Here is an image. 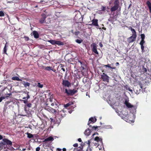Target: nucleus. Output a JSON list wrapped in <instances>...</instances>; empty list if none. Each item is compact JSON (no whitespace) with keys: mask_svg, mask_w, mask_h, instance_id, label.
Returning a JSON list of instances; mask_svg holds the SVG:
<instances>
[{"mask_svg":"<svg viewBox=\"0 0 151 151\" xmlns=\"http://www.w3.org/2000/svg\"><path fill=\"white\" fill-rule=\"evenodd\" d=\"M131 28V30L132 32V35H134V36L137 37V35L136 34V32L135 30V29L133 28H132L131 27H130Z\"/></svg>","mask_w":151,"mask_h":151,"instance_id":"obj_27","label":"nucleus"},{"mask_svg":"<svg viewBox=\"0 0 151 151\" xmlns=\"http://www.w3.org/2000/svg\"><path fill=\"white\" fill-rule=\"evenodd\" d=\"M119 0H115L114 2V5L111 8V12H114L117 10L119 7Z\"/></svg>","mask_w":151,"mask_h":151,"instance_id":"obj_2","label":"nucleus"},{"mask_svg":"<svg viewBox=\"0 0 151 151\" xmlns=\"http://www.w3.org/2000/svg\"><path fill=\"white\" fill-rule=\"evenodd\" d=\"M44 69L45 70H48V71H50V70H52V67H50V66L46 67L44 68Z\"/></svg>","mask_w":151,"mask_h":151,"instance_id":"obj_28","label":"nucleus"},{"mask_svg":"<svg viewBox=\"0 0 151 151\" xmlns=\"http://www.w3.org/2000/svg\"><path fill=\"white\" fill-rule=\"evenodd\" d=\"M50 119L51 120V122L53 121V119L52 118H50Z\"/></svg>","mask_w":151,"mask_h":151,"instance_id":"obj_55","label":"nucleus"},{"mask_svg":"<svg viewBox=\"0 0 151 151\" xmlns=\"http://www.w3.org/2000/svg\"><path fill=\"white\" fill-rule=\"evenodd\" d=\"M27 99L26 97H24L23 98V99Z\"/></svg>","mask_w":151,"mask_h":151,"instance_id":"obj_64","label":"nucleus"},{"mask_svg":"<svg viewBox=\"0 0 151 151\" xmlns=\"http://www.w3.org/2000/svg\"><path fill=\"white\" fill-rule=\"evenodd\" d=\"M126 89L127 90H128L131 92L132 91V90L128 86L126 87Z\"/></svg>","mask_w":151,"mask_h":151,"instance_id":"obj_38","label":"nucleus"},{"mask_svg":"<svg viewBox=\"0 0 151 151\" xmlns=\"http://www.w3.org/2000/svg\"><path fill=\"white\" fill-rule=\"evenodd\" d=\"M91 127L92 128V130H96V129L98 128V127L95 126L92 127L91 126Z\"/></svg>","mask_w":151,"mask_h":151,"instance_id":"obj_37","label":"nucleus"},{"mask_svg":"<svg viewBox=\"0 0 151 151\" xmlns=\"http://www.w3.org/2000/svg\"><path fill=\"white\" fill-rule=\"evenodd\" d=\"M2 142L4 144L6 147L7 145L11 146L12 145V142L10 140L6 138L3 139Z\"/></svg>","mask_w":151,"mask_h":151,"instance_id":"obj_5","label":"nucleus"},{"mask_svg":"<svg viewBox=\"0 0 151 151\" xmlns=\"http://www.w3.org/2000/svg\"><path fill=\"white\" fill-rule=\"evenodd\" d=\"M63 67V66H60V67L61 68V69L63 71L65 72V68Z\"/></svg>","mask_w":151,"mask_h":151,"instance_id":"obj_47","label":"nucleus"},{"mask_svg":"<svg viewBox=\"0 0 151 151\" xmlns=\"http://www.w3.org/2000/svg\"><path fill=\"white\" fill-rule=\"evenodd\" d=\"M98 21L97 19H93L92 21V24L96 26H98Z\"/></svg>","mask_w":151,"mask_h":151,"instance_id":"obj_18","label":"nucleus"},{"mask_svg":"<svg viewBox=\"0 0 151 151\" xmlns=\"http://www.w3.org/2000/svg\"><path fill=\"white\" fill-rule=\"evenodd\" d=\"M41 16L42 17L40 19L39 21L40 23L42 24L44 22H45L46 23H49L50 22L51 20L50 18L47 19L48 21L47 22H46V21H45L46 18V16L45 14H43L41 15Z\"/></svg>","mask_w":151,"mask_h":151,"instance_id":"obj_3","label":"nucleus"},{"mask_svg":"<svg viewBox=\"0 0 151 151\" xmlns=\"http://www.w3.org/2000/svg\"><path fill=\"white\" fill-rule=\"evenodd\" d=\"M56 106V104H55V107H54L55 109L47 106H46L45 109L50 112L53 113L55 115L58 113L57 109H56L57 108V107Z\"/></svg>","mask_w":151,"mask_h":151,"instance_id":"obj_1","label":"nucleus"},{"mask_svg":"<svg viewBox=\"0 0 151 151\" xmlns=\"http://www.w3.org/2000/svg\"><path fill=\"white\" fill-rule=\"evenodd\" d=\"M83 41V40L82 39L81 40H79V39H77L76 40V42L77 43H78V44H80Z\"/></svg>","mask_w":151,"mask_h":151,"instance_id":"obj_33","label":"nucleus"},{"mask_svg":"<svg viewBox=\"0 0 151 151\" xmlns=\"http://www.w3.org/2000/svg\"><path fill=\"white\" fill-rule=\"evenodd\" d=\"M86 67V65L85 64L82 63V65H81V69L82 70H83L85 69V68Z\"/></svg>","mask_w":151,"mask_h":151,"instance_id":"obj_32","label":"nucleus"},{"mask_svg":"<svg viewBox=\"0 0 151 151\" xmlns=\"http://www.w3.org/2000/svg\"><path fill=\"white\" fill-rule=\"evenodd\" d=\"M63 151H66V149L65 148H63Z\"/></svg>","mask_w":151,"mask_h":151,"instance_id":"obj_59","label":"nucleus"},{"mask_svg":"<svg viewBox=\"0 0 151 151\" xmlns=\"http://www.w3.org/2000/svg\"><path fill=\"white\" fill-rule=\"evenodd\" d=\"M78 62L81 63V65H82L83 63L80 60H78Z\"/></svg>","mask_w":151,"mask_h":151,"instance_id":"obj_51","label":"nucleus"},{"mask_svg":"<svg viewBox=\"0 0 151 151\" xmlns=\"http://www.w3.org/2000/svg\"><path fill=\"white\" fill-rule=\"evenodd\" d=\"M99 45L101 47H103V45H102V44L101 42L100 43H99Z\"/></svg>","mask_w":151,"mask_h":151,"instance_id":"obj_49","label":"nucleus"},{"mask_svg":"<svg viewBox=\"0 0 151 151\" xmlns=\"http://www.w3.org/2000/svg\"><path fill=\"white\" fill-rule=\"evenodd\" d=\"M141 49L142 50V51L143 52L144 51V47L143 45H141Z\"/></svg>","mask_w":151,"mask_h":151,"instance_id":"obj_43","label":"nucleus"},{"mask_svg":"<svg viewBox=\"0 0 151 151\" xmlns=\"http://www.w3.org/2000/svg\"><path fill=\"white\" fill-rule=\"evenodd\" d=\"M40 147H37L36 149V151H40Z\"/></svg>","mask_w":151,"mask_h":151,"instance_id":"obj_45","label":"nucleus"},{"mask_svg":"<svg viewBox=\"0 0 151 151\" xmlns=\"http://www.w3.org/2000/svg\"><path fill=\"white\" fill-rule=\"evenodd\" d=\"M56 151H61L62 149H60L59 148H57L56 149Z\"/></svg>","mask_w":151,"mask_h":151,"instance_id":"obj_50","label":"nucleus"},{"mask_svg":"<svg viewBox=\"0 0 151 151\" xmlns=\"http://www.w3.org/2000/svg\"><path fill=\"white\" fill-rule=\"evenodd\" d=\"M102 29H103L106 30V28H105L104 27H102Z\"/></svg>","mask_w":151,"mask_h":151,"instance_id":"obj_60","label":"nucleus"},{"mask_svg":"<svg viewBox=\"0 0 151 151\" xmlns=\"http://www.w3.org/2000/svg\"><path fill=\"white\" fill-rule=\"evenodd\" d=\"M106 6H102L101 8V11H104L106 9Z\"/></svg>","mask_w":151,"mask_h":151,"instance_id":"obj_34","label":"nucleus"},{"mask_svg":"<svg viewBox=\"0 0 151 151\" xmlns=\"http://www.w3.org/2000/svg\"><path fill=\"white\" fill-rule=\"evenodd\" d=\"M146 4L149 8L150 12H151V3L149 1H147Z\"/></svg>","mask_w":151,"mask_h":151,"instance_id":"obj_26","label":"nucleus"},{"mask_svg":"<svg viewBox=\"0 0 151 151\" xmlns=\"http://www.w3.org/2000/svg\"><path fill=\"white\" fill-rule=\"evenodd\" d=\"M27 137L29 138H31L33 137V135L32 134L27 132Z\"/></svg>","mask_w":151,"mask_h":151,"instance_id":"obj_30","label":"nucleus"},{"mask_svg":"<svg viewBox=\"0 0 151 151\" xmlns=\"http://www.w3.org/2000/svg\"><path fill=\"white\" fill-rule=\"evenodd\" d=\"M62 111L63 113H65V109H63Z\"/></svg>","mask_w":151,"mask_h":151,"instance_id":"obj_61","label":"nucleus"},{"mask_svg":"<svg viewBox=\"0 0 151 151\" xmlns=\"http://www.w3.org/2000/svg\"><path fill=\"white\" fill-rule=\"evenodd\" d=\"M33 35L34 37L36 38H38L39 37V34L38 32L36 31H33Z\"/></svg>","mask_w":151,"mask_h":151,"instance_id":"obj_19","label":"nucleus"},{"mask_svg":"<svg viewBox=\"0 0 151 151\" xmlns=\"http://www.w3.org/2000/svg\"><path fill=\"white\" fill-rule=\"evenodd\" d=\"M124 104H125L127 107L128 108H131L133 107V106L131 105V104L129 103L128 102V101L127 99L125 100Z\"/></svg>","mask_w":151,"mask_h":151,"instance_id":"obj_15","label":"nucleus"},{"mask_svg":"<svg viewBox=\"0 0 151 151\" xmlns=\"http://www.w3.org/2000/svg\"><path fill=\"white\" fill-rule=\"evenodd\" d=\"M145 43V41H144V40H141L140 43V45H143V44Z\"/></svg>","mask_w":151,"mask_h":151,"instance_id":"obj_40","label":"nucleus"},{"mask_svg":"<svg viewBox=\"0 0 151 151\" xmlns=\"http://www.w3.org/2000/svg\"><path fill=\"white\" fill-rule=\"evenodd\" d=\"M7 42H6V43L5 45L4 48V49H3V53L5 54H7V52H6V51H7V50L6 45L7 44Z\"/></svg>","mask_w":151,"mask_h":151,"instance_id":"obj_25","label":"nucleus"},{"mask_svg":"<svg viewBox=\"0 0 151 151\" xmlns=\"http://www.w3.org/2000/svg\"><path fill=\"white\" fill-rule=\"evenodd\" d=\"M24 38L25 40L28 41L29 40V38L27 36H24Z\"/></svg>","mask_w":151,"mask_h":151,"instance_id":"obj_44","label":"nucleus"},{"mask_svg":"<svg viewBox=\"0 0 151 151\" xmlns=\"http://www.w3.org/2000/svg\"><path fill=\"white\" fill-rule=\"evenodd\" d=\"M22 83L24 85V86L25 87H27V86H29L30 85V84L28 82H26L25 81H23L22 82Z\"/></svg>","mask_w":151,"mask_h":151,"instance_id":"obj_24","label":"nucleus"},{"mask_svg":"<svg viewBox=\"0 0 151 151\" xmlns=\"http://www.w3.org/2000/svg\"><path fill=\"white\" fill-rule=\"evenodd\" d=\"M24 110L26 112V114H22L21 115V116H26L28 117H29L31 116V114L30 113V112L29 111H27V110L26 109V107L24 108Z\"/></svg>","mask_w":151,"mask_h":151,"instance_id":"obj_16","label":"nucleus"},{"mask_svg":"<svg viewBox=\"0 0 151 151\" xmlns=\"http://www.w3.org/2000/svg\"><path fill=\"white\" fill-rule=\"evenodd\" d=\"M4 15V12L2 11H0V17H3Z\"/></svg>","mask_w":151,"mask_h":151,"instance_id":"obj_39","label":"nucleus"},{"mask_svg":"<svg viewBox=\"0 0 151 151\" xmlns=\"http://www.w3.org/2000/svg\"><path fill=\"white\" fill-rule=\"evenodd\" d=\"M63 117V116L60 113L57 115H56L55 116V118L56 120V123L57 124H59L61 122V120Z\"/></svg>","mask_w":151,"mask_h":151,"instance_id":"obj_9","label":"nucleus"},{"mask_svg":"<svg viewBox=\"0 0 151 151\" xmlns=\"http://www.w3.org/2000/svg\"><path fill=\"white\" fill-rule=\"evenodd\" d=\"M26 106L28 107H31L32 106V104L30 103H27L26 104Z\"/></svg>","mask_w":151,"mask_h":151,"instance_id":"obj_42","label":"nucleus"},{"mask_svg":"<svg viewBox=\"0 0 151 151\" xmlns=\"http://www.w3.org/2000/svg\"><path fill=\"white\" fill-rule=\"evenodd\" d=\"M141 40H144L145 38V35L144 34H141L140 35Z\"/></svg>","mask_w":151,"mask_h":151,"instance_id":"obj_36","label":"nucleus"},{"mask_svg":"<svg viewBox=\"0 0 151 151\" xmlns=\"http://www.w3.org/2000/svg\"><path fill=\"white\" fill-rule=\"evenodd\" d=\"M105 66L106 67H108L109 68H110L111 69H116V67H112L111 66H110V65L109 64H108L107 65H105Z\"/></svg>","mask_w":151,"mask_h":151,"instance_id":"obj_31","label":"nucleus"},{"mask_svg":"<svg viewBox=\"0 0 151 151\" xmlns=\"http://www.w3.org/2000/svg\"><path fill=\"white\" fill-rule=\"evenodd\" d=\"M27 97V100L28 99H29L30 97L29 95H28V94H27V96L26 97Z\"/></svg>","mask_w":151,"mask_h":151,"instance_id":"obj_52","label":"nucleus"},{"mask_svg":"<svg viewBox=\"0 0 151 151\" xmlns=\"http://www.w3.org/2000/svg\"><path fill=\"white\" fill-rule=\"evenodd\" d=\"M23 101H24V102L25 104H26V103L27 102V100H24Z\"/></svg>","mask_w":151,"mask_h":151,"instance_id":"obj_58","label":"nucleus"},{"mask_svg":"<svg viewBox=\"0 0 151 151\" xmlns=\"http://www.w3.org/2000/svg\"><path fill=\"white\" fill-rule=\"evenodd\" d=\"M55 104L54 103H52L51 104V106H54Z\"/></svg>","mask_w":151,"mask_h":151,"instance_id":"obj_57","label":"nucleus"},{"mask_svg":"<svg viewBox=\"0 0 151 151\" xmlns=\"http://www.w3.org/2000/svg\"><path fill=\"white\" fill-rule=\"evenodd\" d=\"M59 76H60V78H61V77H62V75H60L59 74Z\"/></svg>","mask_w":151,"mask_h":151,"instance_id":"obj_63","label":"nucleus"},{"mask_svg":"<svg viewBox=\"0 0 151 151\" xmlns=\"http://www.w3.org/2000/svg\"><path fill=\"white\" fill-rule=\"evenodd\" d=\"M91 46L92 47V51L94 52L96 54L98 55L99 53L97 50V46L96 44L95 43H93L91 45Z\"/></svg>","mask_w":151,"mask_h":151,"instance_id":"obj_8","label":"nucleus"},{"mask_svg":"<svg viewBox=\"0 0 151 151\" xmlns=\"http://www.w3.org/2000/svg\"><path fill=\"white\" fill-rule=\"evenodd\" d=\"M96 118H94L93 117H91L89 118V121L88 122V125L89 126V127H91V125H90V124L92 123H93L96 122Z\"/></svg>","mask_w":151,"mask_h":151,"instance_id":"obj_14","label":"nucleus"},{"mask_svg":"<svg viewBox=\"0 0 151 151\" xmlns=\"http://www.w3.org/2000/svg\"><path fill=\"white\" fill-rule=\"evenodd\" d=\"M7 96H6L5 97H1L0 98V102H1L3 99H4L5 98H7L10 95H12L11 93H9L7 94Z\"/></svg>","mask_w":151,"mask_h":151,"instance_id":"obj_23","label":"nucleus"},{"mask_svg":"<svg viewBox=\"0 0 151 151\" xmlns=\"http://www.w3.org/2000/svg\"><path fill=\"white\" fill-rule=\"evenodd\" d=\"M54 139L52 137L50 136L45 139L43 141V142H47L48 141H52Z\"/></svg>","mask_w":151,"mask_h":151,"instance_id":"obj_17","label":"nucleus"},{"mask_svg":"<svg viewBox=\"0 0 151 151\" xmlns=\"http://www.w3.org/2000/svg\"><path fill=\"white\" fill-rule=\"evenodd\" d=\"M116 65H119V63L118 62H117L116 63Z\"/></svg>","mask_w":151,"mask_h":151,"instance_id":"obj_62","label":"nucleus"},{"mask_svg":"<svg viewBox=\"0 0 151 151\" xmlns=\"http://www.w3.org/2000/svg\"><path fill=\"white\" fill-rule=\"evenodd\" d=\"M77 91V90L74 89L73 90H68L66 88L65 89V93L68 96L73 95L76 93Z\"/></svg>","mask_w":151,"mask_h":151,"instance_id":"obj_6","label":"nucleus"},{"mask_svg":"<svg viewBox=\"0 0 151 151\" xmlns=\"http://www.w3.org/2000/svg\"><path fill=\"white\" fill-rule=\"evenodd\" d=\"M48 42L53 45H64V43L63 42L60 41L51 40H48Z\"/></svg>","mask_w":151,"mask_h":151,"instance_id":"obj_4","label":"nucleus"},{"mask_svg":"<svg viewBox=\"0 0 151 151\" xmlns=\"http://www.w3.org/2000/svg\"><path fill=\"white\" fill-rule=\"evenodd\" d=\"M12 79L14 81H22L21 79H19L18 77L17 76L12 77Z\"/></svg>","mask_w":151,"mask_h":151,"instance_id":"obj_22","label":"nucleus"},{"mask_svg":"<svg viewBox=\"0 0 151 151\" xmlns=\"http://www.w3.org/2000/svg\"><path fill=\"white\" fill-rule=\"evenodd\" d=\"M73 146L75 147H78V144L77 143H75L73 145Z\"/></svg>","mask_w":151,"mask_h":151,"instance_id":"obj_46","label":"nucleus"},{"mask_svg":"<svg viewBox=\"0 0 151 151\" xmlns=\"http://www.w3.org/2000/svg\"><path fill=\"white\" fill-rule=\"evenodd\" d=\"M94 140L97 142L96 144L98 145L97 146L99 145H102L103 144V142L102 139L101 138H99L98 137H96L94 139Z\"/></svg>","mask_w":151,"mask_h":151,"instance_id":"obj_11","label":"nucleus"},{"mask_svg":"<svg viewBox=\"0 0 151 151\" xmlns=\"http://www.w3.org/2000/svg\"><path fill=\"white\" fill-rule=\"evenodd\" d=\"M101 78L104 81H106L108 83L109 82V76L104 73H103V74L101 75Z\"/></svg>","mask_w":151,"mask_h":151,"instance_id":"obj_10","label":"nucleus"},{"mask_svg":"<svg viewBox=\"0 0 151 151\" xmlns=\"http://www.w3.org/2000/svg\"><path fill=\"white\" fill-rule=\"evenodd\" d=\"M3 139L2 136L1 135H0V140L2 139Z\"/></svg>","mask_w":151,"mask_h":151,"instance_id":"obj_56","label":"nucleus"},{"mask_svg":"<svg viewBox=\"0 0 151 151\" xmlns=\"http://www.w3.org/2000/svg\"><path fill=\"white\" fill-rule=\"evenodd\" d=\"M90 140H88V142H87V143L88 144V145L89 146L90 143Z\"/></svg>","mask_w":151,"mask_h":151,"instance_id":"obj_54","label":"nucleus"},{"mask_svg":"<svg viewBox=\"0 0 151 151\" xmlns=\"http://www.w3.org/2000/svg\"><path fill=\"white\" fill-rule=\"evenodd\" d=\"M91 130L89 129H86L84 132V134L87 136H89L91 134Z\"/></svg>","mask_w":151,"mask_h":151,"instance_id":"obj_20","label":"nucleus"},{"mask_svg":"<svg viewBox=\"0 0 151 151\" xmlns=\"http://www.w3.org/2000/svg\"><path fill=\"white\" fill-rule=\"evenodd\" d=\"M73 103H68L65 104L64 105V107L65 108H67L70 105H71V104H72Z\"/></svg>","mask_w":151,"mask_h":151,"instance_id":"obj_29","label":"nucleus"},{"mask_svg":"<svg viewBox=\"0 0 151 151\" xmlns=\"http://www.w3.org/2000/svg\"><path fill=\"white\" fill-rule=\"evenodd\" d=\"M6 147L5 146L4 144L3 143V142H0V151H1V150H2L3 148H6Z\"/></svg>","mask_w":151,"mask_h":151,"instance_id":"obj_21","label":"nucleus"},{"mask_svg":"<svg viewBox=\"0 0 151 151\" xmlns=\"http://www.w3.org/2000/svg\"><path fill=\"white\" fill-rule=\"evenodd\" d=\"M62 84L65 87H69L70 86V83L68 80H63Z\"/></svg>","mask_w":151,"mask_h":151,"instance_id":"obj_12","label":"nucleus"},{"mask_svg":"<svg viewBox=\"0 0 151 151\" xmlns=\"http://www.w3.org/2000/svg\"><path fill=\"white\" fill-rule=\"evenodd\" d=\"M37 86L40 88H42L43 87V85L41 84L40 83H38Z\"/></svg>","mask_w":151,"mask_h":151,"instance_id":"obj_35","label":"nucleus"},{"mask_svg":"<svg viewBox=\"0 0 151 151\" xmlns=\"http://www.w3.org/2000/svg\"><path fill=\"white\" fill-rule=\"evenodd\" d=\"M137 37L134 35L132 36L127 39V42L129 43H132L135 40Z\"/></svg>","mask_w":151,"mask_h":151,"instance_id":"obj_13","label":"nucleus"},{"mask_svg":"<svg viewBox=\"0 0 151 151\" xmlns=\"http://www.w3.org/2000/svg\"><path fill=\"white\" fill-rule=\"evenodd\" d=\"M53 96L52 97V96H50V101L51 102L52 101V99H53Z\"/></svg>","mask_w":151,"mask_h":151,"instance_id":"obj_48","label":"nucleus"},{"mask_svg":"<svg viewBox=\"0 0 151 151\" xmlns=\"http://www.w3.org/2000/svg\"><path fill=\"white\" fill-rule=\"evenodd\" d=\"M78 141L79 142H82V140L80 138H78Z\"/></svg>","mask_w":151,"mask_h":151,"instance_id":"obj_53","label":"nucleus"},{"mask_svg":"<svg viewBox=\"0 0 151 151\" xmlns=\"http://www.w3.org/2000/svg\"><path fill=\"white\" fill-rule=\"evenodd\" d=\"M80 32L79 31H77L74 32V34L76 35L77 36L79 34Z\"/></svg>","mask_w":151,"mask_h":151,"instance_id":"obj_41","label":"nucleus"},{"mask_svg":"<svg viewBox=\"0 0 151 151\" xmlns=\"http://www.w3.org/2000/svg\"><path fill=\"white\" fill-rule=\"evenodd\" d=\"M147 65H149L148 63L146 64V67L145 66V65L142 66V68L140 69L141 72V73L145 75L147 74V69L148 70L149 69L147 67Z\"/></svg>","mask_w":151,"mask_h":151,"instance_id":"obj_7","label":"nucleus"}]
</instances>
